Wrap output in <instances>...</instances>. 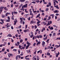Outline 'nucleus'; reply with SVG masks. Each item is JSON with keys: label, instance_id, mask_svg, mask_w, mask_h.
<instances>
[{"label": "nucleus", "instance_id": "1", "mask_svg": "<svg viewBox=\"0 0 60 60\" xmlns=\"http://www.w3.org/2000/svg\"><path fill=\"white\" fill-rule=\"evenodd\" d=\"M3 8H4V7H1L0 8V11L2 12V10H3Z\"/></svg>", "mask_w": 60, "mask_h": 60}, {"label": "nucleus", "instance_id": "2", "mask_svg": "<svg viewBox=\"0 0 60 60\" xmlns=\"http://www.w3.org/2000/svg\"><path fill=\"white\" fill-rule=\"evenodd\" d=\"M54 13H58L59 12V11L58 10H56L54 11Z\"/></svg>", "mask_w": 60, "mask_h": 60}, {"label": "nucleus", "instance_id": "3", "mask_svg": "<svg viewBox=\"0 0 60 60\" xmlns=\"http://www.w3.org/2000/svg\"><path fill=\"white\" fill-rule=\"evenodd\" d=\"M27 4H25V5H23L22 7H24V8H26V7H27Z\"/></svg>", "mask_w": 60, "mask_h": 60}, {"label": "nucleus", "instance_id": "4", "mask_svg": "<svg viewBox=\"0 0 60 60\" xmlns=\"http://www.w3.org/2000/svg\"><path fill=\"white\" fill-rule=\"evenodd\" d=\"M11 26L10 24H9V23H7V27H10Z\"/></svg>", "mask_w": 60, "mask_h": 60}, {"label": "nucleus", "instance_id": "5", "mask_svg": "<svg viewBox=\"0 0 60 60\" xmlns=\"http://www.w3.org/2000/svg\"><path fill=\"white\" fill-rule=\"evenodd\" d=\"M18 22V21L17 20H16L15 21H14V25H15L16 24V23Z\"/></svg>", "mask_w": 60, "mask_h": 60}, {"label": "nucleus", "instance_id": "6", "mask_svg": "<svg viewBox=\"0 0 60 60\" xmlns=\"http://www.w3.org/2000/svg\"><path fill=\"white\" fill-rule=\"evenodd\" d=\"M45 44V42L44 41H43L42 42V45L43 46H44V45Z\"/></svg>", "mask_w": 60, "mask_h": 60}, {"label": "nucleus", "instance_id": "7", "mask_svg": "<svg viewBox=\"0 0 60 60\" xmlns=\"http://www.w3.org/2000/svg\"><path fill=\"white\" fill-rule=\"evenodd\" d=\"M54 7H56V9H59V8L58 7V6L57 5L54 6Z\"/></svg>", "mask_w": 60, "mask_h": 60}, {"label": "nucleus", "instance_id": "8", "mask_svg": "<svg viewBox=\"0 0 60 60\" xmlns=\"http://www.w3.org/2000/svg\"><path fill=\"white\" fill-rule=\"evenodd\" d=\"M50 15V16H52V19H53L54 18V14H52V15Z\"/></svg>", "mask_w": 60, "mask_h": 60}, {"label": "nucleus", "instance_id": "9", "mask_svg": "<svg viewBox=\"0 0 60 60\" xmlns=\"http://www.w3.org/2000/svg\"><path fill=\"white\" fill-rule=\"evenodd\" d=\"M7 36L9 37H12V36L11 35V34H8L7 35Z\"/></svg>", "mask_w": 60, "mask_h": 60}, {"label": "nucleus", "instance_id": "10", "mask_svg": "<svg viewBox=\"0 0 60 60\" xmlns=\"http://www.w3.org/2000/svg\"><path fill=\"white\" fill-rule=\"evenodd\" d=\"M50 30H52L54 29V28L52 26H51L50 28Z\"/></svg>", "mask_w": 60, "mask_h": 60}, {"label": "nucleus", "instance_id": "11", "mask_svg": "<svg viewBox=\"0 0 60 60\" xmlns=\"http://www.w3.org/2000/svg\"><path fill=\"white\" fill-rule=\"evenodd\" d=\"M40 14H38V15H37V16L36 18H38V17H40Z\"/></svg>", "mask_w": 60, "mask_h": 60}, {"label": "nucleus", "instance_id": "12", "mask_svg": "<svg viewBox=\"0 0 60 60\" xmlns=\"http://www.w3.org/2000/svg\"><path fill=\"white\" fill-rule=\"evenodd\" d=\"M26 0H20V1L21 3H23Z\"/></svg>", "mask_w": 60, "mask_h": 60}, {"label": "nucleus", "instance_id": "13", "mask_svg": "<svg viewBox=\"0 0 60 60\" xmlns=\"http://www.w3.org/2000/svg\"><path fill=\"white\" fill-rule=\"evenodd\" d=\"M30 46V45H27L26 47V49H28V48L29 47V46Z\"/></svg>", "mask_w": 60, "mask_h": 60}, {"label": "nucleus", "instance_id": "14", "mask_svg": "<svg viewBox=\"0 0 60 60\" xmlns=\"http://www.w3.org/2000/svg\"><path fill=\"white\" fill-rule=\"evenodd\" d=\"M41 43V42L40 41H39L37 43V45H39Z\"/></svg>", "mask_w": 60, "mask_h": 60}, {"label": "nucleus", "instance_id": "15", "mask_svg": "<svg viewBox=\"0 0 60 60\" xmlns=\"http://www.w3.org/2000/svg\"><path fill=\"white\" fill-rule=\"evenodd\" d=\"M6 21L7 22H9L10 21V20H6Z\"/></svg>", "mask_w": 60, "mask_h": 60}, {"label": "nucleus", "instance_id": "16", "mask_svg": "<svg viewBox=\"0 0 60 60\" xmlns=\"http://www.w3.org/2000/svg\"><path fill=\"white\" fill-rule=\"evenodd\" d=\"M50 54L49 53V52H48L47 53V55H48V56H50Z\"/></svg>", "mask_w": 60, "mask_h": 60}, {"label": "nucleus", "instance_id": "17", "mask_svg": "<svg viewBox=\"0 0 60 60\" xmlns=\"http://www.w3.org/2000/svg\"><path fill=\"white\" fill-rule=\"evenodd\" d=\"M21 27V26L20 25L19 27H18L17 28L18 29H20Z\"/></svg>", "mask_w": 60, "mask_h": 60}, {"label": "nucleus", "instance_id": "18", "mask_svg": "<svg viewBox=\"0 0 60 60\" xmlns=\"http://www.w3.org/2000/svg\"><path fill=\"white\" fill-rule=\"evenodd\" d=\"M27 44H28V45H31V44H30V43H29V42H28V41H27Z\"/></svg>", "mask_w": 60, "mask_h": 60}, {"label": "nucleus", "instance_id": "19", "mask_svg": "<svg viewBox=\"0 0 60 60\" xmlns=\"http://www.w3.org/2000/svg\"><path fill=\"white\" fill-rule=\"evenodd\" d=\"M5 15H2V17L3 18H4L5 17Z\"/></svg>", "mask_w": 60, "mask_h": 60}, {"label": "nucleus", "instance_id": "20", "mask_svg": "<svg viewBox=\"0 0 60 60\" xmlns=\"http://www.w3.org/2000/svg\"><path fill=\"white\" fill-rule=\"evenodd\" d=\"M4 9H5V11H8V9L7 8L5 7L4 8Z\"/></svg>", "mask_w": 60, "mask_h": 60}, {"label": "nucleus", "instance_id": "21", "mask_svg": "<svg viewBox=\"0 0 60 60\" xmlns=\"http://www.w3.org/2000/svg\"><path fill=\"white\" fill-rule=\"evenodd\" d=\"M8 56L9 57H11V54L10 53H8Z\"/></svg>", "mask_w": 60, "mask_h": 60}, {"label": "nucleus", "instance_id": "22", "mask_svg": "<svg viewBox=\"0 0 60 60\" xmlns=\"http://www.w3.org/2000/svg\"><path fill=\"white\" fill-rule=\"evenodd\" d=\"M17 50L16 49H13V51H17Z\"/></svg>", "mask_w": 60, "mask_h": 60}, {"label": "nucleus", "instance_id": "23", "mask_svg": "<svg viewBox=\"0 0 60 60\" xmlns=\"http://www.w3.org/2000/svg\"><path fill=\"white\" fill-rule=\"evenodd\" d=\"M54 3V6H55V5H56V2H55L54 1L53 2Z\"/></svg>", "mask_w": 60, "mask_h": 60}, {"label": "nucleus", "instance_id": "24", "mask_svg": "<svg viewBox=\"0 0 60 60\" xmlns=\"http://www.w3.org/2000/svg\"><path fill=\"white\" fill-rule=\"evenodd\" d=\"M55 54H56V57H58V54H57V53H55Z\"/></svg>", "mask_w": 60, "mask_h": 60}, {"label": "nucleus", "instance_id": "25", "mask_svg": "<svg viewBox=\"0 0 60 60\" xmlns=\"http://www.w3.org/2000/svg\"><path fill=\"white\" fill-rule=\"evenodd\" d=\"M16 60H18V55L16 56Z\"/></svg>", "mask_w": 60, "mask_h": 60}, {"label": "nucleus", "instance_id": "26", "mask_svg": "<svg viewBox=\"0 0 60 60\" xmlns=\"http://www.w3.org/2000/svg\"><path fill=\"white\" fill-rule=\"evenodd\" d=\"M23 40L22 39H21V40L20 41V42H23Z\"/></svg>", "mask_w": 60, "mask_h": 60}, {"label": "nucleus", "instance_id": "27", "mask_svg": "<svg viewBox=\"0 0 60 60\" xmlns=\"http://www.w3.org/2000/svg\"><path fill=\"white\" fill-rule=\"evenodd\" d=\"M23 10H24V7H22V9H21L20 10H21V11H22Z\"/></svg>", "mask_w": 60, "mask_h": 60}, {"label": "nucleus", "instance_id": "28", "mask_svg": "<svg viewBox=\"0 0 60 60\" xmlns=\"http://www.w3.org/2000/svg\"><path fill=\"white\" fill-rule=\"evenodd\" d=\"M14 14H18V12H14Z\"/></svg>", "mask_w": 60, "mask_h": 60}, {"label": "nucleus", "instance_id": "29", "mask_svg": "<svg viewBox=\"0 0 60 60\" xmlns=\"http://www.w3.org/2000/svg\"><path fill=\"white\" fill-rule=\"evenodd\" d=\"M18 34H16L15 35V36L17 38L18 37Z\"/></svg>", "mask_w": 60, "mask_h": 60}, {"label": "nucleus", "instance_id": "30", "mask_svg": "<svg viewBox=\"0 0 60 60\" xmlns=\"http://www.w3.org/2000/svg\"><path fill=\"white\" fill-rule=\"evenodd\" d=\"M51 19V16H49L48 17V20H50V19Z\"/></svg>", "mask_w": 60, "mask_h": 60}, {"label": "nucleus", "instance_id": "31", "mask_svg": "<svg viewBox=\"0 0 60 60\" xmlns=\"http://www.w3.org/2000/svg\"><path fill=\"white\" fill-rule=\"evenodd\" d=\"M37 60H39V59H40V58H39V57H38V56H37Z\"/></svg>", "mask_w": 60, "mask_h": 60}, {"label": "nucleus", "instance_id": "32", "mask_svg": "<svg viewBox=\"0 0 60 60\" xmlns=\"http://www.w3.org/2000/svg\"><path fill=\"white\" fill-rule=\"evenodd\" d=\"M39 38H41L42 37V36L41 35H39Z\"/></svg>", "mask_w": 60, "mask_h": 60}, {"label": "nucleus", "instance_id": "33", "mask_svg": "<svg viewBox=\"0 0 60 60\" xmlns=\"http://www.w3.org/2000/svg\"><path fill=\"white\" fill-rule=\"evenodd\" d=\"M36 2L37 3H39V2H40V1H39L38 0H36Z\"/></svg>", "mask_w": 60, "mask_h": 60}, {"label": "nucleus", "instance_id": "34", "mask_svg": "<svg viewBox=\"0 0 60 60\" xmlns=\"http://www.w3.org/2000/svg\"><path fill=\"white\" fill-rule=\"evenodd\" d=\"M22 6H23V4H21V5H20L19 6L20 7H21H21H22Z\"/></svg>", "mask_w": 60, "mask_h": 60}, {"label": "nucleus", "instance_id": "35", "mask_svg": "<svg viewBox=\"0 0 60 60\" xmlns=\"http://www.w3.org/2000/svg\"><path fill=\"white\" fill-rule=\"evenodd\" d=\"M55 47H57V48H58L59 47V46L58 45H55Z\"/></svg>", "mask_w": 60, "mask_h": 60}, {"label": "nucleus", "instance_id": "36", "mask_svg": "<svg viewBox=\"0 0 60 60\" xmlns=\"http://www.w3.org/2000/svg\"><path fill=\"white\" fill-rule=\"evenodd\" d=\"M25 59H26L27 60H29V58H25Z\"/></svg>", "mask_w": 60, "mask_h": 60}, {"label": "nucleus", "instance_id": "37", "mask_svg": "<svg viewBox=\"0 0 60 60\" xmlns=\"http://www.w3.org/2000/svg\"><path fill=\"white\" fill-rule=\"evenodd\" d=\"M31 3L33 4H35V3H36V2H35V1H33Z\"/></svg>", "mask_w": 60, "mask_h": 60}, {"label": "nucleus", "instance_id": "38", "mask_svg": "<svg viewBox=\"0 0 60 60\" xmlns=\"http://www.w3.org/2000/svg\"><path fill=\"white\" fill-rule=\"evenodd\" d=\"M22 46L19 45V49H20L21 48Z\"/></svg>", "mask_w": 60, "mask_h": 60}, {"label": "nucleus", "instance_id": "39", "mask_svg": "<svg viewBox=\"0 0 60 60\" xmlns=\"http://www.w3.org/2000/svg\"><path fill=\"white\" fill-rule=\"evenodd\" d=\"M31 10H32V9H30L29 11L30 12H32V11H31Z\"/></svg>", "mask_w": 60, "mask_h": 60}, {"label": "nucleus", "instance_id": "40", "mask_svg": "<svg viewBox=\"0 0 60 60\" xmlns=\"http://www.w3.org/2000/svg\"><path fill=\"white\" fill-rule=\"evenodd\" d=\"M48 16L49 15H45V18H48Z\"/></svg>", "mask_w": 60, "mask_h": 60}, {"label": "nucleus", "instance_id": "41", "mask_svg": "<svg viewBox=\"0 0 60 60\" xmlns=\"http://www.w3.org/2000/svg\"><path fill=\"white\" fill-rule=\"evenodd\" d=\"M8 19L9 20H10V17L9 16H8Z\"/></svg>", "mask_w": 60, "mask_h": 60}, {"label": "nucleus", "instance_id": "42", "mask_svg": "<svg viewBox=\"0 0 60 60\" xmlns=\"http://www.w3.org/2000/svg\"><path fill=\"white\" fill-rule=\"evenodd\" d=\"M33 36H34V35H31L30 36V37L31 38H32Z\"/></svg>", "mask_w": 60, "mask_h": 60}, {"label": "nucleus", "instance_id": "43", "mask_svg": "<svg viewBox=\"0 0 60 60\" xmlns=\"http://www.w3.org/2000/svg\"><path fill=\"white\" fill-rule=\"evenodd\" d=\"M49 10V8H46V11H48V10Z\"/></svg>", "mask_w": 60, "mask_h": 60}, {"label": "nucleus", "instance_id": "44", "mask_svg": "<svg viewBox=\"0 0 60 60\" xmlns=\"http://www.w3.org/2000/svg\"><path fill=\"white\" fill-rule=\"evenodd\" d=\"M40 22H41V21H38V22H37V24H39V23H40Z\"/></svg>", "mask_w": 60, "mask_h": 60}, {"label": "nucleus", "instance_id": "45", "mask_svg": "<svg viewBox=\"0 0 60 60\" xmlns=\"http://www.w3.org/2000/svg\"><path fill=\"white\" fill-rule=\"evenodd\" d=\"M23 52H21V54H20V56H23Z\"/></svg>", "mask_w": 60, "mask_h": 60}, {"label": "nucleus", "instance_id": "46", "mask_svg": "<svg viewBox=\"0 0 60 60\" xmlns=\"http://www.w3.org/2000/svg\"><path fill=\"white\" fill-rule=\"evenodd\" d=\"M8 13H6V15L7 16H8Z\"/></svg>", "mask_w": 60, "mask_h": 60}, {"label": "nucleus", "instance_id": "47", "mask_svg": "<svg viewBox=\"0 0 60 60\" xmlns=\"http://www.w3.org/2000/svg\"><path fill=\"white\" fill-rule=\"evenodd\" d=\"M17 44H18V45H19V43H19V42L18 41L17 42Z\"/></svg>", "mask_w": 60, "mask_h": 60}, {"label": "nucleus", "instance_id": "48", "mask_svg": "<svg viewBox=\"0 0 60 60\" xmlns=\"http://www.w3.org/2000/svg\"><path fill=\"white\" fill-rule=\"evenodd\" d=\"M35 57H35V56H34V57H33V59H32L33 60H34V59H35Z\"/></svg>", "mask_w": 60, "mask_h": 60}, {"label": "nucleus", "instance_id": "49", "mask_svg": "<svg viewBox=\"0 0 60 60\" xmlns=\"http://www.w3.org/2000/svg\"><path fill=\"white\" fill-rule=\"evenodd\" d=\"M18 57L19 58H20L21 56H20V55H17Z\"/></svg>", "mask_w": 60, "mask_h": 60}, {"label": "nucleus", "instance_id": "50", "mask_svg": "<svg viewBox=\"0 0 60 60\" xmlns=\"http://www.w3.org/2000/svg\"><path fill=\"white\" fill-rule=\"evenodd\" d=\"M34 27L35 29H36V28H37V26H36V25H35L34 26Z\"/></svg>", "mask_w": 60, "mask_h": 60}, {"label": "nucleus", "instance_id": "51", "mask_svg": "<svg viewBox=\"0 0 60 60\" xmlns=\"http://www.w3.org/2000/svg\"><path fill=\"white\" fill-rule=\"evenodd\" d=\"M4 39H3L2 40V42H4Z\"/></svg>", "mask_w": 60, "mask_h": 60}, {"label": "nucleus", "instance_id": "52", "mask_svg": "<svg viewBox=\"0 0 60 60\" xmlns=\"http://www.w3.org/2000/svg\"><path fill=\"white\" fill-rule=\"evenodd\" d=\"M28 20H30V17H29L28 18Z\"/></svg>", "mask_w": 60, "mask_h": 60}, {"label": "nucleus", "instance_id": "53", "mask_svg": "<svg viewBox=\"0 0 60 60\" xmlns=\"http://www.w3.org/2000/svg\"><path fill=\"white\" fill-rule=\"evenodd\" d=\"M48 4H49L50 6H51V3L50 2H49Z\"/></svg>", "mask_w": 60, "mask_h": 60}, {"label": "nucleus", "instance_id": "54", "mask_svg": "<svg viewBox=\"0 0 60 60\" xmlns=\"http://www.w3.org/2000/svg\"><path fill=\"white\" fill-rule=\"evenodd\" d=\"M60 18H59L57 19V21H60Z\"/></svg>", "mask_w": 60, "mask_h": 60}, {"label": "nucleus", "instance_id": "55", "mask_svg": "<svg viewBox=\"0 0 60 60\" xmlns=\"http://www.w3.org/2000/svg\"><path fill=\"white\" fill-rule=\"evenodd\" d=\"M11 7L12 8V7H13V5L12 4L11 5Z\"/></svg>", "mask_w": 60, "mask_h": 60}, {"label": "nucleus", "instance_id": "56", "mask_svg": "<svg viewBox=\"0 0 60 60\" xmlns=\"http://www.w3.org/2000/svg\"><path fill=\"white\" fill-rule=\"evenodd\" d=\"M56 34L55 33H54L53 34V36H55V35H56Z\"/></svg>", "mask_w": 60, "mask_h": 60}, {"label": "nucleus", "instance_id": "57", "mask_svg": "<svg viewBox=\"0 0 60 60\" xmlns=\"http://www.w3.org/2000/svg\"><path fill=\"white\" fill-rule=\"evenodd\" d=\"M5 49L4 48H3L2 49V51H4V50Z\"/></svg>", "mask_w": 60, "mask_h": 60}, {"label": "nucleus", "instance_id": "58", "mask_svg": "<svg viewBox=\"0 0 60 60\" xmlns=\"http://www.w3.org/2000/svg\"><path fill=\"white\" fill-rule=\"evenodd\" d=\"M24 32L25 33H26V30H24Z\"/></svg>", "mask_w": 60, "mask_h": 60}, {"label": "nucleus", "instance_id": "59", "mask_svg": "<svg viewBox=\"0 0 60 60\" xmlns=\"http://www.w3.org/2000/svg\"><path fill=\"white\" fill-rule=\"evenodd\" d=\"M31 23H32V24H33L34 23V21H31Z\"/></svg>", "mask_w": 60, "mask_h": 60}, {"label": "nucleus", "instance_id": "60", "mask_svg": "<svg viewBox=\"0 0 60 60\" xmlns=\"http://www.w3.org/2000/svg\"><path fill=\"white\" fill-rule=\"evenodd\" d=\"M20 20L23 21V19L21 18H20Z\"/></svg>", "mask_w": 60, "mask_h": 60}, {"label": "nucleus", "instance_id": "61", "mask_svg": "<svg viewBox=\"0 0 60 60\" xmlns=\"http://www.w3.org/2000/svg\"><path fill=\"white\" fill-rule=\"evenodd\" d=\"M49 23L50 24H52V21H50L49 22Z\"/></svg>", "mask_w": 60, "mask_h": 60}, {"label": "nucleus", "instance_id": "62", "mask_svg": "<svg viewBox=\"0 0 60 60\" xmlns=\"http://www.w3.org/2000/svg\"><path fill=\"white\" fill-rule=\"evenodd\" d=\"M50 25V23H48L47 24V26H49Z\"/></svg>", "mask_w": 60, "mask_h": 60}, {"label": "nucleus", "instance_id": "63", "mask_svg": "<svg viewBox=\"0 0 60 60\" xmlns=\"http://www.w3.org/2000/svg\"><path fill=\"white\" fill-rule=\"evenodd\" d=\"M42 29H43V30H44V31H45V28H44V27H43V28Z\"/></svg>", "mask_w": 60, "mask_h": 60}, {"label": "nucleus", "instance_id": "64", "mask_svg": "<svg viewBox=\"0 0 60 60\" xmlns=\"http://www.w3.org/2000/svg\"><path fill=\"white\" fill-rule=\"evenodd\" d=\"M47 19V18H45L44 19V20L45 21Z\"/></svg>", "mask_w": 60, "mask_h": 60}]
</instances>
